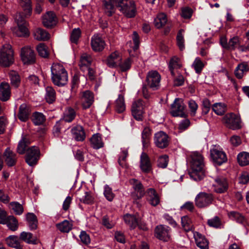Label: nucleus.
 <instances>
[{
    "label": "nucleus",
    "mask_w": 249,
    "mask_h": 249,
    "mask_svg": "<svg viewBox=\"0 0 249 249\" xmlns=\"http://www.w3.org/2000/svg\"><path fill=\"white\" fill-rule=\"evenodd\" d=\"M146 80L150 87L155 89L160 86V75L158 71H152L148 72Z\"/></svg>",
    "instance_id": "obj_17"
},
{
    "label": "nucleus",
    "mask_w": 249,
    "mask_h": 249,
    "mask_svg": "<svg viewBox=\"0 0 249 249\" xmlns=\"http://www.w3.org/2000/svg\"><path fill=\"white\" fill-rule=\"evenodd\" d=\"M128 155V148L123 147L121 149V152L119 155L118 163L122 167L126 165V159Z\"/></svg>",
    "instance_id": "obj_50"
},
{
    "label": "nucleus",
    "mask_w": 249,
    "mask_h": 249,
    "mask_svg": "<svg viewBox=\"0 0 249 249\" xmlns=\"http://www.w3.org/2000/svg\"><path fill=\"white\" fill-rule=\"evenodd\" d=\"M104 195L106 199L109 201H112L115 196L112 189L108 185H106L104 187Z\"/></svg>",
    "instance_id": "obj_60"
},
{
    "label": "nucleus",
    "mask_w": 249,
    "mask_h": 249,
    "mask_svg": "<svg viewBox=\"0 0 249 249\" xmlns=\"http://www.w3.org/2000/svg\"><path fill=\"white\" fill-rule=\"evenodd\" d=\"M80 101L83 109H86L90 107L94 101V94L90 90H87L80 93Z\"/></svg>",
    "instance_id": "obj_12"
},
{
    "label": "nucleus",
    "mask_w": 249,
    "mask_h": 249,
    "mask_svg": "<svg viewBox=\"0 0 249 249\" xmlns=\"http://www.w3.org/2000/svg\"><path fill=\"white\" fill-rule=\"evenodd\" d=\"M81 32L80 28H74L72 31L70 39L71 42L74 43H77L80 36Z\"/></svg>",
    "instance_id": "obj_62"
},
{
    "label": "nucleus",
    "mask_w": 249,
    "mask_h": 249,
    "mask_svg": "<svg viewBox=\"0 0 249 249\" xmlns=\"http://www.w3.org/2000/svg\"><path fill=\"white\" fill-rule=\"evenodd\" d=\"M237 160L241 166L249 164V153L246 152L240 153L237 156Z\"/></svg>",
    "instance_id": "obj_53"
},
{
    "label": "nucleus",
    "mask_w": 249,
    "mask_h": 249,
    "mask_svg": "<svg viewBox=\"0 0 249 249\" xmlns=\"http://www.w3.org/2000/svg\"><path fill=\"white\" fill-rule=\"evenodd\" d=\"M5 224L12 231H17L18 228V221L13 215H10L7 217L6 222Z\"/></svg>",
    "instance_id": "obj_48"
},
{
    "label": "nucleus",
    "mask_w": 249,
    "mask_h": 249,
    "mask_svg": "<svg viewBox=\"0 0 249 249\" xmlns=\"http://www.w3.org/2000/svg\"><path fill=\"white\" fill-rule=\"evenodd\" d=\"M72 137L77 141H83L86 138V134L83 127L77 125L71 129Z\"/></svg>",
    "instance_id": "obj_26"
},
{
    "label": "nucleus",
    "mask_w": 249,
    "mask_h": 249,
    "mask_svg": "<svg viewBox=\"0 0 249 249\" xmlns=\"http://www.w3.org/2000/svg\"><path fill=\"white\" fill-rule=\"evenodd\" d=\"M42 23L46 27H52L57 23V18L53 11H48L42 16Z\"/></svg>",
    "instance_id": "obj_20"
},
{
    "label": "nucleus",
    "mask_w": 249,
    "mask_h": 249,
    "mask_svg": "<svg viewBox=\"0 0 249 249\" xmlns=\"http://www.w3.org/2000/svg\"><path fill=\"white\" fill-rule=\"evenodd\" d=\"M140 167L144 173H149L152 170V165L149 158L145 153L142 152L140 157Z\"/></svg>",
    "instance_id": "obj_21"
},
{
    "label": "nucleus",
    "mask_w": 249,
    "mask_h": 249,
    "mask_svg": "<svg viewBox=\"0 0 249 249\" xmlns=\"http://www.w3.org/2000/svg\"><path fill=\"white\" fill-rule=\"evenodd\" d=\"M30 112L29 107L26 104H21L18 115V119L22 122L26 121L29 118Z\"/></svg>",
    "instance_id": "obj_28"
},
{
    "label": "nucleus",
    "mask_w": 249,
    "mask_h": 249,
    "mask_svg": "<svg viewBox=\"0 0 249 249\" xmlns=\"http://www.w3.org/2000/svg\"><path fill=\"white\" fill-rule=\"evenodd\" d=\"M125 223L131 229H135L138 225V219L134 215L127 213L124 216Z\"/></svg>",
    "instance_id": "obj_38"
},
{
    "label": "nucleus",
    "mask_w": 249,
    "mask_h": 249,
    "mask_svg": "<svg viewBox=\"0 0 249 249\" xmlns=\"http://www.w3.org/2000/svg\"><path fill=\"white\" fill-rule=\"evenodd\" d=\"M6 244L8 246L16 248L17 249H21V247L17 236L10 235L5 239Z\"/></svg>",
    "instance_id": "obj_43"
},
{
    "label": "nucleus",
    "mask_w": 249,
    "mask_h": 249,
    "mask_svg": "<svg viewBox=\"0 0 249 249\" xmlns=\"http://www.w3.org/2000/svg\"><path fill=\"white\" fill-rule=\"evenodd\" d=\"M222 121L227 127L232 130L239 129L241 127L240 117L233 113H227L223 117Z\"/></svg>",
    "instance_id": "obj_5"
},
{
    "label": "nucleus",
    "mask_w": 249,
    "mask_h": 249,
    "mask_svg": "<svg viewBox=\"0 0 249 249\" xmlns=\"http://www.w3.org/2000/svg\"><path fill=\"white\" fill-rule=\"evenodd\" d=\"M19 238L21 240L28 244L33 245L37 244L36 238L34 236L31 232L23 231L20 234Z\"/></svg>",
    "instance_id": "obj_35"
},
{
    "label": "nucleus",
    "mask_w": 249,
    "mask_h": 249,
    "mask_svg": "<svg viewBox=\"0 0 249 249\" xmlns=\"http://www.w3.org/2000/svg\"><path fill=\"white\" fill-rule=\"evenodd\" d=\"M45 120V116L42 113L36 112L33 115L32 121L35 125L43 124Z\"/></svg>",
    "instance_id": "obj_54"
},
{
    "label": "nucleus",
    "mask_w": 249,
    "mask_h": 249,
    "mask_svg": "<svg viewBox=\"0 0 249 249\" xmlns=\"http://www.w3.org/2000/svg\"><path fill=\"white\" fill-rule=\"evenodd\" d=\"M77 195V198L81 202L87 204H91L93 202L94 198L89 192L84 191L83 193L78 194Z\"/></svg>",
    "instance_id": "obj_41"
},
{
    "label": "nucleus",
    "mask_w": 249,
    "mask_h": 249,
    "mask_svg": "<svg viewBox=\"0 0 249 249\" xmlns=\"http://www.w3.org/2000/svg\"><path fill=\"white\" fill-rule=\"evenodd\" d=\"M211 159L216 165H221L227 161L225 152L219 146L213 145L210 149Z\"/></svg>",
    "instance_id": "obj_4"
},
{
    "label": "nucleus",
    "mask_w": 249,
    "mask_h": 249,
    "mask_svg": "<svg viewBox=\"0 0 249 249\" xmlns=\"http://www.w3.org/2000/svg\"><path fill=\"white\" fill-rule=\"evenodd\" d=\"M76 114V111L73 108L67 107L63 113L62 119L66 122H71L75 119Z\"/></svg>",
    "instance_id": "obj_33"
},
{
    "label": "nucleus",
    "mask_w": 249,
    "mask_h": 249,
    "mask_svg": "<svg viewBox=\"0 0 249 249\" xmlns=\"http://www.w3.org/2000/svg\"><path fill=\"white\" fill-rule=\"evenodd\" d=\"M20 4L23 8L25 17L30 16L32 13L31 0H20Z\"/></svg>",
    "instance_id": "obj_52"
},
{
    "label": "nucleus",
    "mask_w": 249,
    "mask_h": 249,
    "mask_svg": "<svg viewBox=\"0 0 249 249\" xmlns=\"http://www.w3.org/2000/svg\"><path fill=\"white\" fill-rule=\"evenodd\" d=\"M27 141L25 138H22L19 141L17 147V151L19 154H23L25 153L27 145Z\"/></svg>",
    "instance_id": "obj_64"
},
{
    "label": "nucleus",
    "mask_w": 249,
    "mask_h": 249,
    "mask_svg": "<svg viewBox=\"0 0 249 249\" xmlns=\"http://www.w3.org/2000/svg\"><path fill=\"white\" fill-rule=\"evenodd\" d=\"M129 182L132 185L134 190L137 193L135 198L140 199L143 197L145 194V192L142 183L134 178L130 179Z\"/></svg>",
    "instance_id": "obj_25"
},
{
    "label": "nucleus",
    "mask_w": 249,
    "mask_h": 249,
    "mask_svg": "<svg viewBox=\"0 0 249 249\" xmlns=\"http://www.w3.org/2000/svg\"><path fill=\"white\" fill-rule=\"evenodd\" d=\"M10 205L14 213L17 215H21L23 212V207L18 202H12Z\"/></svg>",
    "instance_id": "obj_59"
},
{
    "label": "nucleus",
    "mask_w": 249,
    "mask_h": 249,
    "mask_svg": "<svg viewBox=\"0 0 249 249\" xmlns=\"http://www.w3.org/2000/svg\"><path fill=\"white\" fill-rule=\"evenodd\" d=\"M146 197L147 201L153 206H156L160 203V197L155 189H148L146 192Z\"/></svg>",
    "instance_id": "obj_19"
},
{
    "label": "nucleus",
    "mask_w": 249,
    "mask_h": 249,
    "mask_svg": "<svg viewBox=\"0 0 249 249\" xmlns=\"http://www.w3.org/2000/svg\"><path fill=\"white\" fill-rule=\"evenodd\" d=\"M129 0H105V6L106 9L109 10V16L112 15V13L114 9V3L116 4V7H118L124 3L126 2Z\"/></svg>",
    "instance_id": "obj_32"
},
{
    "label": "nucleus",
    "mask_w": 249,
    "mask_h": 249,
    "mask_svg": "<svg viewBox=\"0 0 249 249\" xmlns=\"http://www.w3.org/2000/svg\"><path fill=\"white\" fill-rule=\"evenodd\" d=\"M71 222L67 220H64L61 222L56 224V227L62 232H69L72 228Z\"/></svg>",
    "instance_id": "obj_40"
},
{
    "label": "nucleus",
    "mask_w": 249,
    "mask_h": 249,
    "mask_svg": "<svg viewBox=\"0 0 249 249\" xmlns=\"http://www.w3.org/2000/svg\"><path fill=\"white\" fill-rule=\"evenodd\" d=\"M213 110L218 115H223L226 111V106L224 103H216L212 106Z\"/></svg>",
    "instance_id": "obj_51"
},
{
    "label": "nucleus",
    "mask_w": 249,
    "mask_h": 249,
    "mask_svg": "<svg viewBox=\"0 0 249 249\" xmlns=\"http://www.w3.org/2000/svg\"><path fill=\"white\" fill-rule=\"evenodd\" d=\"M45 99L46 101L51 104L53 103L56 99V93L54 89L50 86L46 88Z\"/></svg>",
    "instance_id": "obj_46"
},
{
    "label": "nucleus",
    "mask_w": 249,
    "mask_h": 249,
    "mask_svg": "<svg viewBox=\"0 0 249 249\" xmlns=\"http://www.w3.org/2000/svg\"><path fill=\"white\" fill-rule=\"evenodd\" d=\"M121 58L117 52H115L109 55L107 59V65L109 67H116L118 66Z\"/></svg>",
    "instance_id": "obj_31"
},
{
    "label": "nucleus",
    "mask_w": 249,
    "mask_h": 249,
    "mask_svg": "<svg viewBox=\"0 0 249 249\" xmlns=\"http://www.w3.org/2000/svg\"><path fill=\"white\" fill-rule=\"evenodd\" d=\"M90 141L92 147L94 149H98L104 146L101 135L99 133L93 135L90 139Z\"/></svg>",
    "instance_id": "obj_34"
},
{
    "label": "nucleus",
    "mask_w": 249,
    "mask_h": 249,
    "mask_svg": "<svg viewBox=\"0 0 249 249\" xmlns=\"http://www.w3.org/2000/svg\"><path fill=\"white\" fill-rule=\"evenodd\" d=\"M115 110L118 113H122L125 110L124 96L122 94L118 95L115 101Z\"/></svg>",
    "instance_id": "obj_42"
},
{
    "label": "nucleus",
    "mask_w": 249,
    "mask_h": 249,
    "mask_svg": "<svg viewBox=\"0 0 249 249\" xmlns=\"http://www.w3.org/2000/svg\"><path fill=\"white\" fill-rule=\"evenodd\" d=\"M220 41L223 48L230 51L235 50L240 45L239 38L237 36H233L229 41L226 36H222Z\"/></svg>",
    "instance_id": "obj_15"
},
{
    "label": "nucleus",
    "mask_w": 249,
    "mask_h": 249,
    "mask_svg": "<svg viewBox=\"0 0 249 249\" xmlns=\"http://www.w3.org/2000/svg\"><path fill=\"white\" fill-rule=\"evenodd\" d=\"M207 223L210 227L214 228H221L222 227V222L219 217L217 216L209 219Z\"/></svg>",
    "instance_id": "obj_56"
},
{
    "label": "nucleus",
    "mask_w": 249,
    "mask_h": 249,
    "mask_svg": "<svg viewBox=\"0 0 249 249\" xmlns=\"http://www.w3.org/2000/svg\"><path fill=\"white\" fill-rule=\"evenodd\" d=\"M92 59L90 56L87 53L83 54L80 58L79 66L81 70L85 71V68L89 66L91 64Z\"/></svg>",
    "instance_id": "obj_44"
},
{
    "label": "nucleus",
    "mask_w": 249,
    "mask_h": 249,
    "mask_svg": "<svg viewBox=\"0 0 249 249\" xmlns=\"http://www.w3.org/2000/svg\"><path fill=\"white\" fill-rule=\"evenodd\" d=\"M155 235L159 239L167 242L170 239L171 229L167 226H157L155 230Z\"/></svg>",
    "instance_id": "obj_13"
},
{
    "label": "nucleus",
    "mask_w": 249,
    "mask_h": 249,
    "mask_svg": "<svg viewBox=\"0 0 249 249\" xmlns=\"http://www.w3.org/2000/svg\"><path fill=\"white\" fill-rule=\"evenodd\" d=\"M192 66L196 73H200L204 67V64L200 58L197 57L194 61Z\"/></svg>",
    "instance_id": "obj_58"
},
{
    "label": "nucleus",
    "mask_w": 249,
    "mask_h": 249,
    "mask_svg": "<svg viewBox=\"0 0 249 249\" xmlns=\"http://www.w3.org/2000/svg\"><path fill=\"white\" fill-rule=\"evenodd\" d=\"M20 57L21 60L25 64H31L35 62V53L30 47L25 46L21 48Z\"/></svg>",
    "instance_id": "obj_11"
},
{
    "label": "nucleus",
    "mask_w": 249,
    "mask_h": 249,
    "mask_svg": "<svg viewBox=\"0 0 249 249\" xmlns=\"http://www.w3.org/2000/svg\"><path fill=\"white\" fill-rule=\"evenodd\" d=\"M26 219L30 230H35L37 228V220L36 215L29 213L26 215Z\"/></svg>",
    "instance_id": "obj_49"
},
{
    "label": "nucleus",
    "mask_w": 249,
    "mask_h": 249,
    "mask_svg": "<svg viewBox=\"0 0 249 249\" xmlns=\"http://www.w3.org/2000/svg\"><path fill=\"white\" fill-rule=\"evenodd\" d=\"M154 142L155 145L159 148H164L169 144V137L163 131L158 132L155 133L154 137Z\"/></svg>",
    "instance_id": "obj_16"
},
{
    "label": "nucleus",
    "mask_w": 249,
    "mask_h": 249,
    "mask_svg": "<svg viewBox=\"0 0 249 249\" xmlns=\"http://www.w3.org/2000/svg\"><path fill=\"white\" fill-rule=\"evenodd\" d=\"M34 36L36 40L39 41H46L50 37V35L46 30L40 28H36L34 32Z\"/></svg>",
    "instance_id": "obj_29"
},
{
    "label": "nucleus",
    "mask_w": 249,
    "mask_h": 249,
    "mask_svg": "<svg viewBox=\"0 0 249 249\" xmlns=\"http://www.w3.org/2000/svg\"><path fill=\"white\" fill-rule=\"evenodd\" d=\"M143 102L141 99L134 101L131 106V113L135 119L138 121H142L143 118L144 113Z\"/></svg>",
    "instance_id": "obj_8"
},
{
    "label": "nucleus",
    "mask_w": 249,
    "mask_h": 249,
    "mask_svg": "<svg viewBox=\"0 0 249 249\" xmlns=\"http://www.w3.org/2000/svg\"><path fill=\"white\" fill-rule=\"evenodd\" d=\"M213 196L212 194L200 192L196 196L195 201L196 207L199 208H205L212 204Z\"/></svg>",
    "instance_id": "obj_6"
},
{
    "label": "nucleus",
    "mask_w": 249,
    "mask_h": 249,
    "mask_svg": "<svg viewBox=\"0 0 249 249\" xmlns=\"http://www.w3.org/2000/svg\"><path fill=\"white\" fill-rule=\"evenodd\" d=\"M191 167L192 172L190 176L193 178L196 175L198 176V179L202 175V170L204 166L203 156L198 152H194L192 154Z\"/></svg>",
    "instance_id": "obj_3"
},
{
    "label": "nucleus",
    "mask_w": 249,
    "mask_h": 249,
    "mask_svg": "<svg viewBox=\"0 0 249 249\" xmlns=\"http://www.w3.org/2000/svg\"><path fill=\"white\" fill-rule=\"evenodd\" d=\"M39 55L42 57H48L49 53L47 46L44 43H40L36 47Z\"/></svg>",
    "instance_id": "obj_55"
},
{
    "label": "nucleus",
    "mask_w": 249,
    "mask_h": 249,
    "mask_svg": "<svg viewBox=\"0 0 249 249\" xmlns=\"http://www.w3.org/2000/svg\"><path fill=\"white\" fill-rule=\"evenodd\" d=\"M183 30H180L178 32L177 36V43L180 51H182L185 48L184 39L182 33Z\"/></svg>",
    "instance_id": "obj_61"
},
{
    "label": "nucleus",
    "mask_w": 249,
    "mask_h": 249,
    "mask_svg": "<svg viewBox=\"0 0 249 249\" xmlns=\"http://www.w3.org/2000/svg\"><path fill=\"white\" fill-rule=\"evenodd\" d=\"M167 21V18L166 15L161 13L157 16L154 19V24L157 28L160 29L163 27L166 24Z\"/></svg>",
    "instance_id": "obj_39"
},
{
    "label": "nucleus",
    "mask_w": 249,
    "mask_h": 249,
    "mask_svg": "<svg viewBox=\"0 0 249 249\" xmlns=\"http://www.w3.org/2000/svg\"><path fill=\"white\" fill-rule=\"evenodd\" d=\"M131 65V60L130 58H128L123 62H119L118 65L120 67L122 71H124L129 70Z\"/></svg>",
    "instance_id": "obj_63"
},
{
    "label": "nucleus",
    "mask_w": 249,
    "mask_h": 249,
    "mask_svg": "<svg viewBox=\"0 0 249 249\" xmlns=\"http://www.w3.org/2000/svg\"><path fill=\"white\" fill-rule=\"evenodd\" d=\"M181 225L186 231H192L194 229L192 220L188 216H184L181 218Z\"/></svg>",
    "instance_id": "obj_47"
},
{
    "label": "nucleus",
    "mask_w": 249,
    "mask_h": 249,
    "mask_svg": "<svg viewBox=\"0 0 249 249\" xmlns=\"http://www.w3.org/2000/svg\"><path fill=\"white\" fill-rule=\"evenodd\" d=\"M212 178L214 181V183L213 184L214 192L221 194L227 191L228 183L225 178L222 176H216Z\"/></svg>",
    "instance_id": "obj_9"
},
{
    "label": "nucleus",
    "mask_w": 249,
    "mask_h": 249,
    "mask_svg": "<svg viewBox=\"0 0 249 249\" xmlns=\"http://www.w3.org/2000/svg\"><path fill=\"white\" fill-rule=\"evenodd\" d=\"M11 96V89L8 83L2 82L0 84V100L3 102L8 101Z\"/></svg>",
    "instance_id": "obj_23"
},
{
    "label": "nucleus",
    "mask_w": 249,
    "mask_h": 249,
    "mask_svg": "<svg viewBox=\"0 0 249 249\" xmlns=\"http://www.w3.org/2000/svg\"><path fill=\"white\" fill-rule=\"evenodd\" d=\"M14 52L12 46L6 43L0 48V65L8 67L14 62Z\"/></svg>",
    "instance_id": "obj_2"
},
{
    "label": "nucleus",
    "mask_w": 249,
    "mask_h": 249,
    "mask_svg": "<svg viewBox=\"0 0 249 249\" xmlns=\"http://www.w3.org/2000/svg\"><path fill=\"white\" fill-rule=\"evenodd\" d=\"M249 71V66L247 62H243L238 64L234 70V74L238 79H242Z\"/></svg>",
    "instance_id": "obj_24"
},
{
    "label": "nucleus",
    "mask_w": 249,
    "mask_h": 249,
    "mask_svg": "<svg viewBox=\"0 0 249 249\" xmlns=\"http://www.w3.org/2000/svg\"><path fill=\"white\" fill-rule=\"evenodd\" d=\"M28 24L18 25L13 29V33L19 37L26 36L29 35V31L27 28Z\"/></svg>",
    "instance_id": "obj_37"
},
{
    "label": "nucleus",
    "mask_w": 249,
    "mask_h": 249,
    "mask_svg": "<svg viewBox=\"0 0 249 249\" xmlns=\"http://www.w3.org/2000/svg\"><path fill=\"white\" fill-rule=\"evenodd\" d=\"M185 105L183 101L179 98H176L174 103L171 105V114L174 117H184Z\"/></svg>",
    "instance_id": "obj_14"
},
{
    "label": "nucleus",
    "mask_w": 249,
    "mask_h": 249,
    "mask_svg": "<svg viewBox=\"0 0 249 249\" xmlns=\"http://www.w3.org/2000/svg\"><path fill=\"white\" fill-rule=\"evenodd\" d=\"M228 215L230 219L236 221L237 223L242 224L246 223V220L244 216L238 212L231 211L228 213Z\"/></svg>",
    "instance_id": "obj_45"
},
{
    "label": "nucleus",
    "mask_w": 249,
    "mask_h": 249,
    "mask_svg": "<svg viewBox=\"0 0 249 249\" xmlns=\"http://www.w3.org/2000/svg\"><path fill=\"white\" fill-rule=\"evenodd\" d=\"M196 246L200 249H209V242L205 237L197 231H193Z\"/></svg>",
    "instance_id": "obj_22"
},
{
    "label": "nucleus",
    "mask_w": 249,
    "mask_h": 249,
    "mask_svg": "<svg viewBox=\"0 0 249 249\" xmlns=\"http://www.w3.org/2000/svg\"><path fill=\"white\" fill-rule=\"evenodd\" d=\"M105 46V42L100 35L95 34L91 37V46L94 51L101 52L104 49Z\"/></svg>",
    "instance_id": "obj_18"
},
{
    "label": "nucleus",
    "mask_w": 249,
    "mask_h": 249,
    "mask_svg": "<svg viewBox=\"0 0 249 249\" xmlns=\"http://www.w3.org/2000/svg\"><path fill=\"white\" fill-rule=\"evenodd\" d=\"M9 76L11 84L16 88L18 87L20 82V77L18 73L15 71H11L9 73Z\"/></svg>",
    "instance_id": "obj_57"
},
{
    "label": "nucleus",
    "mask_w": 249,
    "mask_h": 249,
    "mask_svg": "<svg viewBox=\"0 0 249 249\" xmlns=\"http://www.w3.org/2000/svg\"><path fill=\"white\" fill-rule=\"evenodd\" d=\"M40 150L38 147L33 146L27 150L26 161L30 166L36 164L39 159Z\"/></svg>",
    "instance_id": "obj_10"
},
{
    "label": "nucleus",
    "mask_w": 249,
    "mask_h": 249,
    "mask_svg": "<svg viewBox=\"0 0 249 249\" xmlns=\"http://www.w3.org/2000/svg\"><path fill=\"white\" fill-rule=\"evenodd\" d=\"M52 80L53 83L59 87L65 85L68 81V73L60 64L53 63L51 67Z\"/></svg>",
    "instance_id": "obj_1"
},
{
    "label": "nucleus",
    "mask_w": 249,
    "mask_h": 249,
    "mask_svg": "<svg viewBox=\"0 0 249 249\" xmlns=\"http://www.w3.org/2000/svg\"><path fill=\"white\" fill-rule=\"evenodd\" d=\"M181 67V62L178 57L174 56L171 58L169 63V68L172 75H175V72H174L175 69H180Z\"/></svg>",
    "instance_id": "obj_30"
},
{
    "label": "nucleus",
    "mask_w": 249,
    "mask_h": 249,
    "mask_svg": "<svg viewBox=\"0 0 249 249\" xmlns=\"http://www.w3.org/2000/svg\"><path fill=\"white\" fill-rule=\"evenodd\" d=\"M117 7L119 11L127 18H132L136 16V6L135 2L132 0H129Z\"/></svg>",
    "instance_id": "obj_7"
},
{
    "label": "nucleus",
    "mask_w": 249,
    "mask_h": 249,
    "mask_svg": "<svg viewBox=\"0 0 249 249\" xmlns=\"http://www.w3.org/2000/svg\"><path fill=\"white\" fill-rule=\"evenodd\" d=\"M3 158L8 166H12L15 165L17 160L16 155L10 148L6 149L3 153Z\"/></svg>",
    "instance_id": "obj_27"
},
{
    "label": "nucleus",
    "mask_w": 249,
    "mask_h": 249,
    "mask_svg": "<svg viewBox=\"0 0 249 249\" xmlns=\"http://www.w3.org/2000/svg\"><path fill=\"white\" fill-rule=\"evenodd\" d=\"M151 135V129L148 126L145 127L142 133V142L144 147H147L149 146Z\"/></svg>",
    "instance_id": "obj_36"
}]
</instances>
